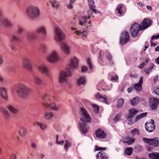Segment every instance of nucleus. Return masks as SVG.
<instances>
[{
    "label": "nucleus",
    "instance_id": "nucleus-52",
    "mask_svg": "<svg viewBox=\"0 0 159 159\" xmlns=\"http://www.w3.org/2000/svg\"><path fill=\"white\" fill-rule=\"evenodd\" d=\"M132 135L134 136L135 135L139 134V131L137 129H134L130 132Z\"/></svg>",
    "mask_w": 159,
    "mask_h": 159
},
{
    "label": "nucleus",
    "instance_id": "nucleus-36",
    "mask_svg": "<svg viewBox=\"0 0 159 159\" xmlns=\"http://www.w3.org/2000/svg\"><path fill=\"white\" fill-rule=\"evenodd\" d=\"M50 3L53 7L56 8H58L60 5V2L56 0H51Z\"/></svg>",
    "mask_w": 159,
    "mask_h": 159
},
{
    "label": "nucleus",
    "instance_id": "nucleus-32",
    "mask_svg": "<svg viewBox=\"0 0 159 159\" xmlns=\"http://www.w3.org/2000/svg\"><path fill=\"white\" fill-rule=\"evenodd\" d=\"M34 81L36 84L39 86H40L43 84V81L37 75L34 76Z\"/></svg>",
    "mask_w": 159,
    "mask_h": 159
},
{
    "label": "nucleus",
    "instance_id": "nucleus-63",
    "mask_svg": "<svg viewBox=\"0 0 159 159\" xmlns=\"http://www.w3.org/2000/svg\"><path fill=\"white\" fill-rule=\"evenodd\" d=\"M146 65V64L144 62L142 63L141 65L139 66V67L140 69H142Z\"/></svg>",
    "mask_w": 159,
    "mask_h": 159
},
{
    "label": "nucleus",
    "instance_id": "nucleus-50",
    "mask_svg": "<svg viewBox=\"0 0 159 159\" xmlns=\"http://www.w3.org/2000/svg\"><path fill=\"white\" fill-rule=\"evenodd\" d=\"M132 152V148H127L125 152V153L126 155H130Z\"/></svg>",
    "mask_w": 159,
    "mask_h": 159
},
{
    "label": "nucleus",
    "instance_id": "nucleus-33",
    "mask_svg": "<svg viewBox=\"0 0 159 159\" xmlns=\"http://www.w3.org/2000/svg\"><path fill=\"white\" fill-rule=\"evenodd\" d=\"M148 156L151 159H159V153L152 152L148 155Z\"/></svg>",
    "mask_w": 159,
    "mask_h": 159
},
{
    "label": "nucleus",
    "instance_id": "nucleus-4",
    "mask_svg": "<svg viewBox=\"0 0 159 159\" xmlns=\"http://www.w3.org/2000/svg\"><path fill=\"white\" fill-rule=\"evenodd\" d=\"M48 95H45L42 98L43 103L44 107L46 108H51L52 109L56 111H58L60 108L61 105H57L55 103H49L50 100L48 97Z\"/></svg>",
    "mask_w": 159,
    "mask_h": 159
},
{
    "label": "nucleus",
    "instance_id": "nucleus-23",
    "mask_svg": "<svg viewBox=\"0 0 159 159\" xmlns=\"http://www.w3.org/2000/svg\"><path fill=\"white\" fill-rule=\"evenodd\" d=\"M95 135L97 137L101 139L105 138L106 136V134L101 129H98L96 131Z\"/></svg>",
    "mask_w": 159,
    "mask_h": 159
},
{
    "label": "nucleus",
    "instance_id": "nucleus-41",
    "mask_svg": "<svg viewBox=\"0 0 159 159\" xmlns=\"http://www.w3.org/2000/svg\"><path fill=\"white\" fill-rule=\"evenodd\" d=\"M147 115V113L145 112L143 113H141L139 115H138L136 116L135 119L134 121L135 122L137 121L138 120H140L141 119L145 117Z\"/></svg>",
    "mask_w": 159,
    "mask_h": 159
},
{
    "label": "nucleus",
    "instance_id": "nucleus-3",
    "mask_svg": "<svg viewBox=\"0 0 159 159\" xmlns=\"http://www.w3.org/2000/svg\"><path fill=\"white\" fill-rule=\"evenodd\" d=\"M26 11L28 16L33 20L38 18L40 15V10L37 6L30 5L27 8Z\"/></svg>",
    "mask_w": 159,
    "mask_h": 159
},
{
    "label": "nucleus",
    "instance_id": "nucleus-39",
    "mask_svg": "<svg viewBox=\"0 0 159 159\" xmlns=\"http://www.w3.org/2000/svg\"><path fill=\"white\" fill-rule=\"evenodd\" d=\"M7 108L13 113H15L17 112V110L12 105L8 104L6 106Z\"/></svg>",
    "mask_w": 159,
    "mask_h": 159
},
{
    "label": "nucleus",
    "instance_id": "nucleus-10",
    "mask_svg": "<svg viewBox=\"0 0 159 159\" xmlns=\"http://www.w3.org/2000/svg\"><path fill=\"white\" fill-rule=\"evenodd\" d=\"M149 102L150 109L152 110H156L159 104V99L151 98L149 100Z\"/></svg>",
    "mask_w": 159,
    "mask_h": 159
},
{
    "label": "nucleus",
    "instance_id": "nucleus-38",
    "mask_svg": "<svg viewBox=\"0 0 159 159\" xmlns=\"http://www.w3.org/2000/svg\"><path fill=\"white\" fill-rule=\"evenodd\" d=\"M10 41L11 42H16L19 43L21 42V41L20 39L17 36L14 34L11 35Z\"/></svg>",
    "mask_w": 159,
    "mask_h": 159
},
{
    "label": "nucleus",
    "instance_id": "nucleus-54",
    "mask_svg": "<svg viewBox=\"0 0 159 159\" xmlns=\"http://www.w3.org/2000/svg\"><path fill=\"white\" fill-rule=\"evenodd\" d=\"M93 107L94 108V111L95 113H98L99 112V108L98 105L93 104Z\"/></svg>",
    "mask_w": 159,
    "mask_h": 159
},
{
    "label": "nucleus",
    "instance_id": "nucleus-56",
    "mask_svg": "<svg viewBox=\"0 0 159 159\" xmlns=\"http://www.w3.org/2000/svg\"><path fill=\"white\" fill-rule=\"evenodd\" d=\"M9 159H16V155L15 153H11L10 155Z\"/></svg>",
    "mask_w": 159,
    "mask_h": 159
},
{
    "label": "nucleus",
    "instance_id": "nucleus-42",
    "mask_svg": "<svg viewBox=\"0 0 159 159\" xmlns=\"http://www.w3.org/2000/svg\"><path fill=\"white\" fill-rule=\"evenodd\" d=\"M47 47L46 45L43 44H41L40 45L39 50L42 53H44L46 51Z\"/></svg>",
    "mask_w": 159,
    "mask_h": 159
},
{
    "label": "nucleus",
    "instance_id": "nucleus-6",
    "mask_svg": "<svg viewBox=\"0 0 159 159\" xmlns=\"http://www.w3.org/2000/svg\"><path fill=\"white\" fill-rule=\"evenodd\" d=\"M143 141L152 147H157L159 146V138L155 137L153 139H149L144 138H143Z\"/></svg>",
    "mask_w": 159,
    "mask_h": 159
},
{
    "label": "nucleus",
    "instance_id": "nucleus-47",
    "mask_svg": "<svg viewBox=\"0 0 159 159\" xmlns=\"http://www.w3.org/2000/svg\"><path fill=\"white\" fill-rule=\"evenodd\" d=\"M139 102V98L138 97H135L130 101V103L133 105H134Z\"/></svg>",
    "mask_w": 159,
    "mask_h": 159
},
{
    "label": "nucleus",
    "instance_id": "nucleus-29",
    "mask_svg": "<svg viewBox=\"0 0 159 159\" xmlns=\"http://www.w3.org/2000/svg\"><path fill=\"white\" fill-rule=\"evenodd\" d=\"M97 159H108V157L105 152L103 151L99 152L96 156Z\"/></svg>",
    "mask_w": 159,
    "mask_h": 159
},
{
    "label": "nucleus",
    "instance_id": "nucleus-27",
    "mask_svg": "<svg viewBox=\"0 0 159 159\" xmlns=\"http://www.w3.org/2000/svg\"><path fill=\"white\" fill-rule=\"evenodd\" d=\"M18 133L21 137H24L27 135L28 131L26 128L22 126L20 128Z\"/></svg>",
    "mask_w": 159,
    "mask_h": 159
},
{
    "label": "nucleus",
    "instance_id": "nucleus-58",
    "mask_svg": "<svg viewBox=\"0 0 159 159\" xmlns=\"http://www.w3.org/2000/svg\"><path fill=\"white\" fill-rule=\"evenodd\" d=\"M10 48L12 51L15 52L16 50V48L15 45L14 44H12L10 46Z\"/></svg>",
    "mask_w": 159,
    "mask_h": 159
},
{
    "label": "nucleus",
    "instance_id": "nucleus-48",
    "mask_svg": "<svg viewBox=\"0 0 159 159\" xmlns=\"http://www.w3.org/2000/svg\"><path fill=\"white\" fill-rule=\"evenodd\" d=\"M93 9H90V10L88 11V18L89 19L91 17H93V13H97L96 10V11H94L93 10Z\"/></svg>",
    "mask_w": 159,
    "mask_h": 159
},
{
    "label": "nucleus",
    "instance_id": "nucleus-55",
    "mask_svg": "<svg viewBox=\"0 0 159 159\" xmlns=\"http://www.w3.org/2000/svg\"><path fill=\"white\" fill-rule=\"evenodd\" d=\"M69 143L68 142V140L66 141V142L64 146V149L66 150H67L69 148Z\"/></svg>",
    "mask_w": 159,
    "mask_h": 159
},
{
    "label": "nucleus",
    "instance_id": "nucleus-25",
    "mask_svg": "<svg viewBox=\"0 0 159 159\" xmlns=\"http://www.w3.org/2000/svg\"><path fill=\"white\" fill-rule=\"evenodd\" d=\"M143 77H141L140 78L139 81L138 83L135 84L134 85V88L136 91H140L142 90V84L143 82Z\"/></svg>",
    "mask_w": 159,
    "mask_h": 159
},
{
    "label": "nucleus",
    "instance_id": "nucleus-19",
    "mask_svg": "<svg viewBox=\"0 0 159 159\" xmlns=\"http://www.w3.org/2000/svg\"><path fill=\"white\" fill-rule=\"evenodd\" d=\"M25 39L29 41H33L37 39V35L34 32L27 33L25 35Z\"/></svg>",
    "mask_w": 159,
    "mask_h": 159
},
{
    "label": "nucleus",
    "instance_id": "nucleus-46",
    "mask_svg": "<svg viewBox=\"0 0 159 159\" xmlns=\"http://www.w3.org/2000/svg\"><path fill=\"white\" fill-rule=\"evenodd\" d=\"M124 102L125 100L124 99L122 98L119 99L117 102V107L119 108L122 107L123 104L124 103Z\"/></svg>",
    "mask_w": 159,
    "mask_h": 159
},
{
    "label": "nucleus",
    "instance_id": "nucleus-5",
    "mask_svg": "<svg viewBox=\"0 0 159 159\" xmlns=\"http://www.w3.org/2000/svg\"><path fill=\"white\" fill-rule=\"evenodd\" d=\"M55 39L58 42H60L64 39L65 35L60 28L57 25L54 26Z\"/></svg>",
    "mask_w": 159,
    "mask_h": 159
},
{
    "label": "nucleus",
    "instance_id": "nucleus-11",
    "mask_svg": "<svg viewBox=\"0 0 159 159\" xmlns=\"http://www.w3.org/2000/svg\"><path fill=\"white\" fill-rule=\"evenodd\" d=\"M139 30H141L140 25L135 23L131 25L130 28V32L133 37H135L137 36Z\"/></svg>",
    "mask_w": 159,
    "mask_h": 159
},
{
    "label": "nucleus",
    "instance_id": "nucleus-21",
    "mask_svg": "<svg viewBox=\"0 0 159 159\" xmlns=\"http://www.w3.org/2000/svg\"><path fill=\"white\" fill-rule=\"evenodd\" d=\"M95 98L96 99H99L102 102L107 104H108L109 99L107 98L105 96H103L101 95L99 93H97L95 95Z\"/></svg>",
    "mask_w": 159,
    "mask_h": 159
},
{
    "label": "nucleus",
    "instance_id": "nucleus-49",
    "mask_svg": "<svg viewBox=\"0 0 159 159\" xmlns=\"http://www.w3.org/2000/svg\"><path fill=\"white\" fill-rule=\"evenodd\" d=\"M122 116V113H119V114L116 115V116L114 118L113 120L115 122L119 121L120 120V117Z\"/></svg>",
    "mask_w": 159,
    "mask_h": 159
},
{
    "label": "nucleus",
    "instance_id": "nucleus-12",
    "mask_svg": "<svg viewBox=\"0 0 159 159\" xmlns=\"http://www.w3.org/2000/svg\"><path fill=\"white\" fill-rule=\"evenodd\" d=\"M70 74L69 71H61L59 79V82L60 84L66 83L67 78Z\"/></svg>",
    "mask_w": 159,
    "mask_h": 159
},
{
    "label": "nucleus",
    "instance_id": "nucleus-45",
    "mask_svg": "<svg viewBox=\"0 0 159 159\" xmlns=\"http://www.w3.org/2000/svg\"><path fill=\"white\" fill-rule=\"evenodd\" d=\"M87 20V17L86 16H82L80 20L79 24L81 25H83L86 22Z\"/></svg>",
    "mask_w": 159,
    "mask_h": 159
},
{
    "label": "nucleus",
    "instance_id": "nucleus-1",
    "mask_svg": "<svg viewBox=\"0 0 159 159\" xmlns=\"http://www.w3.org/2000/svg\"><path fill=\"white\" fill-rule=\"evenodd\" d=\"M80 114L81 116V122L80 123V129L82 133L85 134L88 131L86 124L91 122V117L86 110L83 107L80 108Z\"/></svg>",
    "mask_w": 159,
    "mask_h": 159
},
{
    "label": "nucleus",
    "instance_id": "nucleus-7",
    "mask_svg": "<svg viewBox=\"0 0 159 159\" xmlns=\"http://www.w3.org/2000/svg\"><path fill=\"white\" fill-rule=\"evenodd\" d=\"M58 53L56 51H53L47 58V61L50 63H55L59 60Z\"/></svg>",
    "mask_w": 159,
    "mask_h": 159
},
{
    "label": "nucleus",
    "instance_id": "nucleus-60",
    "mask_svg": "<svg viewBox=\"0 0 159 159\" xmlns=\"http://www.w3.org/2000/svg\"><path fill=\"white\" fill-rule=\"evenodd\" d=\"M138 77V75L137 74H135V75L130 74L129 76L130 78L131 79L133 78H136Z\"/></svg>",
    "mask_w": 159,
    "mask_h": 159
},
{
    "label": "nucleus",
    "instance_id": "nucleus-8",
    "mask_svg": "<svg viewBox=\"0 0 159 159\" xmlns=\"http://www.w3.org/2000/svg\"><path fill=\"white\" fill-rule=\"evenodd\" d=\"M105 54L106 59L110 62L112 61V57L111 54L107 51L104 52L103 51H100L98 54V57L99 59L98 60V62L100 64L102 62V55Z\"/></svg>",
    "mask_w": 159,
    "mask_h": 159
},
{
    "label": "nucleus",
    "instance_id": "nucleus-40",
    "mask_svg": "<svg viewBox=\"0 0 159 159\" xmlns=\"http://www.w3.org/2000/svg\"><path fill=\"white\" fill-rule=\"evenodd\" d=\"M154 65L153 64L151 63L150 64V67L149 68H146L144 69V72L147 75H149L152 71V69L153 68Z\"/></svg>",
    "mask_w": 159,
    "mask_h": 159
},
{
    "label": "nucleus",
    "instance_id": "nucleus-26",
    "mask_svg": "<svg viewBox=\"0 0 159 159\" xmlns=\"http://www.w3.org/2000/svg\"><path fill=\"white\" fill-rule=\"evenodd\" d=\"M138 111L136 109L132 108L129 111V115L126 116L127 119H131L133 118L136 114Z\"/></svg>",
    "mask_w": 159,
    "mask_h": 159
},
{
    "label": "nucleus",
    "instance_id": "nucleus-24",
    "mask_svg": "<svg viewBox=\"0 0 159 159\" xmlns=\"http://www.w3.org/2000/svg\"><path fill=\"white\" fill-rule=\"evenodd\" d=\"M0 96L4 99L7 100V90L4 87H0Z\"/></svg>",
    "mask_w": 159,
    "mask_h": 159
},
{
    "label": "nucleus",
    "instance_id": "nucleus-20",
    "mask_svg": "<svg viewBox=\"0 0 159 159\" xmlns=\"http://www.w3.org/2000/svg\"><path fill=\"white\" fill-rule=\"evenodd\" d=\"M78 61L76 57L72 58L70 61V71L71 70H73L77 69L78 65Z\"/></svg>",
    "mask_w": 159,
    "mask_h": 159
},
{
    "label": "nucleus",
    "instance_id": "nucleus-34",
    "mask_svg": "<svg viewBox=\"0 0 159 159\" xmlns=\"http://www.w3.org/2000/svg\"><path fill=\"white\" fill-rule=\"evenodd\" d=\"M34 125H38L39 126L40 129L42 130H45L47 128V125L43 123H40L38 122H36Z\"/></svg>",
    "mask_w": 159,
    "mask_h": 159
},
{
    "label": "nucleus",
    "instance_id": "nucleus-61",
    "mask_svg": "<svg viewBox=\"0 0 159 159\" xmlns=\"http://www.w3.org/2000/svg\"><path fill=\"white\" fill-rule=\"evenodd\" d=\"M158 36H159L158 35V34L155 36H152V37L151 39V40H153L155 39H159Z\"/></svg>",
    "mask_w": 159,
    "mask_h": 159
},
{
    "label": "nucleus",
    "instance_id": "nucleus-22",
    "mask_svg": "<svg viewBox=\"0 0 159 159\" xmlns=\"http://www.w3.org/2000/svg\"><path fill=\"white\" fill-rule=\"evenodd\" d=\"M61 48L62 51L66 54L68 55L70 53L69 46L65 42H62L61 44Z\"/></svg>",
    "mask_w": 159,
    "mask_h": 159
},
{
    "label": "nucleus",
    "instance_id": "nucleus-44",
    "mask_svg": "<svg viewBox=\"0 0 159 159\" xmlns=\"http://www.w3.org/2000/svg\"><path fill=\"white\" fill-rule=\"evenodd\" d=\"M89 4V7L90 9H93V10L94 11H96V9H95V6L93 0H88Z\"/></svg>",
    "mask_w": 159,
    "mask_h": 159
},
{
    "label": "nucleus",
    "instance_id": "nucleus-9",
    "mask_svg": "<svg viewBox=\"0 0 159 159\" xmlns=\"http://www.w3.org/2000/svg\"><path fill=\"white\" fill-rule=\"evenodd\" d=\"M0 26L2 27L9 28L13 27L12 23L5 18H2L0 20Z\"/></svg>",
    "mask_w": 159,
    "mask_h": 159
},
{
    "label": "nucleus",
    "instance_id": "nucleus-30",
    "mask_svg": "<svg viewBox=\"0 0 159 159\" xmlns=\"http://www.w3.org/2000/svg\"><path fill=\"white\" fill-rule=\"evenodd\" d=\"M72 30H74V33H76L77 35L79 36H80L81 35L83 37H85L87 34V33L86 31H84L82 32H79L76 30V29L75 28L72 27Z\"/></svg>",
    "mask_w": 159,
    "mask_h": 159
},
{
    "label": "nucleus",
    "instance_id": "nucleus-17",
    "mask_svg": "<svg viewBox=\"0 0 159 159\" xmlns=\"http://www.w3.org/2000/svg\"><path fill=\"white\" fill-rule=\"evenodd\" d=\"M152 22L151 20L148 19H144L142 22L140 26V30H143L150 26Z\"/></svg>",
    "mask_w": 159,
    "mask_h": 159
},
{
    "label": "nucleus",
    "instance_id": "nucleus-18",
    "mask_svg": "<svg viewBox=\"0 0 159 159\" xmlns=\"http://www.w3.org/2000/svg\"><path fill=\"white\" fill-rule=\"evenodd\" d=\"M22 65L24 67L28 70L32 71L31 65L30 61L27 58H24L22 61Z\"/></svg>",
    "mask_w": 159,
    "mask_h": 159
},
{
    "label": "nucleus",
    "instance_id": "nucleus-59",
    "mask_svg": "<svg viewBox=\"0 0 159 159\" xmlns=\"http://www.w3.org/2000/svg\"><path fill=\"white\" fill-rule=\"evenodd\" d=\"M106 148H102V147H96V151H102L103 150H106Z\"/></svg>",
    "mask_w": 159,
    "mask_h": 159
},
{
    "label": "nucleus",
    "instance_id": "nucleus-16",
    "mask_svg": "<svg viewBox=\"0 0 159 159\" xmlns=\"http://www.w3.org/2000/svg\"><path fill=\"white\" fill-rule=\"evenodd\" d=\"M36 31L37 33L41 34L44 37L47 35V28L46 26L41 25L37 28Z\"/></svg>",
    "mask_w": 159,
    "mask_h": 159
},
{
    "label": "nucleus",
    "instance_id": "nucleus-14",
    "mask_svg": "<svg viewBox=\"0 0 159 159\" xmlns=\"http://www.w3.org/2000/svg\"><path fill=\"white\" fill-rule=\"evenodd\" d=\"M145 126L146 130L150 132L153 131L155 128L154 121L153 120H151L150 122L145 123Z\"/></svg>",
    "mask_w": 159,
    "mask_h": 159
},
{
    "label": "nucleus",
    "instance_id": "nucleus-57",
    "mask_svg": "<svg viewBox=\"0 0 159 159\" xmlns=\"http://www.w3.org/2000/svg\"><path fill=\"white\" fill-rule=\"evenodd\" d=\"M88 70V68L87 67L83 66L81 67V71L82 73H84Z\"/></svg>",
    "mask_w": 159,
    "mask_h": 159
},
{
    "label": "nucleus",
    "instance_id": "nucleus-35",
    "mask_svg": "<svg viewBox=\"0 0 159 159\" xmlns=\"http://www.w3.org/2000/svg\"><path fill=\"white\" fill-rule=\"evenodd\" d=\"M15 67L12 65L8 66H7L6 68V71L9 73H14L15 72Z\"/></svg>",
    "mask_w": 159,
    "mask_h": 159
},
{
    "label": "nucleus",
    "instance_id": "nucleus-31",
    "mask_svg": "<svg viewBox=\"0 0 159 159\" xmlns=\"http://www.w3.org/2000/svg\"><path fill=\"white\" fill-rule=\"evenodd\" d=\"M54 116V114L53 112H46L43 116V118L47 120H50Z\"/></svg>",
    "mask_w": 159,
    "mask_h": 159
},
{
    "label": "nucleus",
    "instance_id": "nucleus-37",
    "mask_svg": "<svg viewBox=\"0 0 159 159\" xmlns=\"http://www.w3.org/2000/svg\"><path fill=\"white\" fill-rule=\"evenodd\" d=\"M85 83V78L84 77H81L77 79V84L79 86L84 84Z\"/></svg>",
    "mask_w": 159,
    "mask_h": 159
},
{
    "label": "nucleus",
    "instance_id": "nucleus-62",
    "mask_svg": "<svg viewBox=\"0 0 159 159\" xmlns=\"http://www.w3.org/2000/svg\"><path fill=\"white\" fill-rule=\"evenodd\" d=\"M56 143L59 145H63L64 143V141L63 140H61L59 141L58 140L56 141Z\"/></svg>",
    "mask_w": 159,
    "mask_h": 159
},
{
    "label": "nucleus",
    "instance_id": "nucleus-15",
    "mask_svg": "<svg viewBox=\"0 0 159 159\" xmlns=\"http://www.w3.org/2000/svg\"><path fill=\"white\" fill-rule=\"evenodd\" d=\"M38 69L42 74L46 75L47 77L49 76L50 70L46 65L41 64L39 66Z\"/></svg>",
    "mask_w": 159,
    "mask_h": 159
},
{
    "label": "nucleus",
    "instance_id": "nucleus-2",
    "mask_svg": "<svg viewBox=\"0 0 159 159\" xmlns=\"http://www.w3.org/2000/svg\"><path fill=\"white\" fill-rule=\"evenodd\" d=\"M33 90L22 83H19L17 86L16 92L18 96L21 98H28L31 94Z\"/></svg>",
    "mask_w": 159,
    "mask_h": 159
},
{
    "label": "nucleus",
    "instance_id": "nucleus-53",
    "mask_svg": "<svg viewBox=\"0 0 159 159\" xmlns=\"http://www.w3.org/2000/svg\"><path fill=\"white\" fill-rule=\"evenodd\" d=\"M122 6V5L121 4H120L116 8V10L118 11V13L120 15H122V12L121 11V9Z\"/></svg>",
    "mask_w": 159,
    "mask_h": 159
},
{
    "label": "nucleus",
    "instance_id": "nucleus-43",
    "mask_svg": "<svg viewBox=\"0 0 159 159\" xmlns=\"http://www.w3.org/2000/svg\"><path fill=\"white\" fill-rule=\"evenodd\" d=\"M23 27L21 25H19L17 28L16 33L18 34H21L24 32Z\"/></svg>",
    "mask_w": 159,
    "mask_h": 159
},
{
    "label": "nucleus",
    "instance_id": "nucleus-51",
    "mask_svg": "<svg viewBox=\"0 0 159 159\" xmlns=\"http://www.w3.org/2000/svg\"><path fill=\"white\" fill-rule=\"evenodd\" d=\"M87 61L89 69L92 70L93 66L92 64L91 61L89 58L88 57L87 58Z\"/></svg>",
    "mask_w": 159,
    "mask_h": 159
},
{
    "label": "nucleus",
    "instance_id": "nucleus-64",
    "mask_svg": "<svg viewBox=\"0 0 159 159\" xmlns=\"http://www.w3.org/2000/svg\"><path fill=\"white\" fill-rule=\"evenodd\" d=\"M118 77L116 76V77H112L111 78V80H115L116 81L118 79Z\"/></svg>",
    "mask_w": 159,
    "mask_h": 159
},
{
    "label": "nucleus",
    "instance_id": "nucleus-28",
    "mask_svg": "<svg viewBox=\"0 0 159 159\" xmlns=\"http://www.w3.org/2000/svg\"><path fill=\"white\" fill-rule=\"evenodd\" d=\"M0 111L2 112L6 119H8L9 118V114L7 111L2 105H0Z\"/></svg>",
    "mask_w": 159,
    "mask_h": 159
},
{
    "label": "nucleus",
    "instance_id": "nucleus-13",
    "mask_svg": "<svg viewBox=\"0 0 159 159\" xmlns=\"http://www.w3.org/2000/svg\"><path fill=\"white\" fill-rule=\"evenodd\" d=\"M129 36L128 32L124 31L121 33L120 42L122 44L125 43L129 41Z\"/></svg>",
    "mask_w": 159,
    "mask_h": 159
}]
</instances>
